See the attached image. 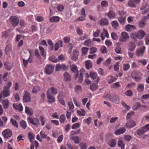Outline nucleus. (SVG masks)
Masks as SVG:
<instances>
[{
    "label": "nucleus",
    "mask_w": 149,
    "mask_h": 149,
    "mask_svg": "<svg viewBox=\"0 0 149 149\" xmlns=\"http://www.w3.org/2000/svg\"><path fill=\"white\" fill-rule=\"evenodd\" d=\"M71 71L73 72H77L75 74V79H76L79 76L78 82L79 83L82 82L83 80V75L85 73V70L84 69H81L79 71V73L78 71L77 67L76 65L74 64H72L70 66Z\"/></svg>",
    "instance_id": "nucleus-1"
},
{
    "label": "nucleus",
    "mask_w": 149,
    "mask_h": 149,
    "mask_svg": "<svg viewBox=\"0 0 149 149\" xmlns=\"http://www.w3.org/2000/svg\"><path fill=\"white\" fill-rule=\"evenodd\" d=\"M149 131V124L146 125L141 128L138 129L136 132L137 134L141 136L145 134L146 132Z\"/></svg>",
    "instance_id": "nucleus-2"
},
{
    "label": "nucleus",
    "mask_w": 149,
    "mask_h": 149,
    "mask_svg": "<svg viewBox=\"0 0 149 149\" xmlns=\"http://www.w3.org/2000/svg\"><path fill=\"white\" fill-rule=\"evenodd\" d=\"M6 86H4L3 90L0 93V101H1V98L3 97H7L10 95V93L9 90L7 89Z\"/></svg>",
    "instance_id": "nucleus-3"
},
{
    "label": "nucleus",
    "mask_w": 149,
    "mask_h": 149,
    "mask_svg": "<svg viewBox=\"0 0 149 149\" xmlns=\"http://www.w3.org/2000/svg\"><path fill=\"white\" fill-rule=\"evenodd\" d=\"M54 69V65L48 64L45 67V71L47 74L50 75L53 73Z\"/></svg>",
    "instance_id": "nucleus-4"
},
{
    "label": "nucleus",
    "mask_w": 149,
    "mask_h": 149,
    "mask_svg": "<svg viewBox=\"0 0 149 149\" xmlns=\"http://www.w3.org/2000/svg\"><path fill=\"white\" fill-rule=\"evenodd\" d=\"M24 94L23 97V101L25 103L29 102L31 101V97L30 93L27 91L24 92Z\"/></svg>",
    "instance_id": "nucleus-5"
},
{
    "label": "nucleus",
    "mask_w": 149,
    "mask_h": 149,
    "mask_svg": "<svg viewBox=\"0 0 149 149\" xmlns=\"http://www.w3.org/2000/svg\"><path fill=\"white\" fill-rule=\"evenodd\" d=\"M129 38V36L128 33L126 32H123L121 33L119 40L121 42H125L128 40Z\"/></svg>",
    "instance_id": "nucleus-6"
},
{
    "label": "nucleus",
    "mask_w": 149,
    "mask_h": 149,
    "mask_svg": "<svg viewBox=\"0 0 149 149\" xmlns=\"http://www.w3.org/2000/svg\"><path fill=\"white\" fill-rule=\"evenodd\" d=\"M9 20L13 26H16L18 24L19 20L17 17L15 16H12L9 18Z\"/></svg>",
    "instance_id": "nucleus-7"
},
{
    "label": "nucleus",
    "mask_w": 149,
    "mask_h": 149,
    "mask_svg": "<svg viewBox=\"0 0 149 149\" xmlns=\"http://www.w3.org/2000/svg\"><path fill=\"white\" fill-rule=\"evenodd\" d=\"M145 49V47L144 46L141 47L138 49L136 52V54L138 56H142L143 55Z\"/></svg>",
    "instance_id": "nucleus-8"
},
{
    "label": "nucleus",
    "mask_w": 149,
    "mask_h": 149,
    "mask_svg": "<svg viewBox=\"0 0 149 149\" xmlns=\"http://www.w3.org/2000/svg\"><path fill=\"white\" fill-rule=\"evenodd\" d=\"M90 77L93 80H95L94 81L98 83L99 80L100 78L98 77L96 73L91 72L90 73Z\"/></svg>",
    "instance_id": "nucleus-9"
},
{
    "label": "nucleus",
    "mask_w": 149,
    "mask_h": 149,
    "mask_svg": "<svg viewBox=\"0 0 149 149\" xmlns=\"http://www.w3.org/2000/svg\"><path fill=\"white\" fill-rule=\"evenodd\" d=\"M2 134L5 138H8L12 136V133L10 130L7 129L2 132Z\"/></svg>",
    "instance_id": "nucleus-10"
},
{
    "label": "nucleus",
    "mask_w": 149,
    "mask_h": 149,
    "mask_svg": "<svg viewBox=\"0 0 149 149\" xmlns=\"http://www.w3.org/2000/svg\"><path fill=\"white\" fill-rule=\"evenodd\" d=\"M67 69V67L65 65L58 64L56 65L55 70L56 71H58L60 70H64Z\"/></svg>",
    "instance_id": "nucleus-11"
},
{
    "label": "nucleus",
    "mask_w": 149,
    "mask_h": 149,
    "mask_svg": "<svg viewBox=\"0 0 149 149\" xmlns=\"http://www.w3.org/2000/svg\"><path fill=\"white\" fill-rule=\"evenodd\" d=\"M117 144V140L115 139H110L108 142V145L112 148H115Z\"/></svg>",
    "instance_id": "nucleus-12"
},
{
    "label": "nucleus",
    "mask_w": 149,
    "mask_h": 149,
    "mask_svg": "<svg viewBox=\"0 0 149 149\" xmlns=\"http://www.w3.org/2000/svg\"><path fill=\"white\" fill-rule=\"evenodd\" d=\"M136 125V123L133 120H130L127 122L125 124L124 126L126 128L129 129L131 128L134 127Z\"/></svg>",
    "instance_id": "nucleus-13"
},
{
    "label": "nucleus",
    "mask_w": 149,
    "mask_h": 149,
    "mask_svg": "<svg viewBox=\"0 0 149 149\" xmlns=\"http://www.w3.org/2000/svg\"><path fill=\"white\" fill-rule=\"evenodd\" d=\"M47 96L48 100V102L49 103L54 102H55V97L52 95L49 92V91H47Z\"/></svg>",
    "instance_id": "nucleus-14"
},
{
    "label": "nucleus",
    "mask_w": 149,
    "mask_h": 149,
    "mask_svg": "<svg viewBox=\"0 0 149 149\" xmlns=\"http://www.w3.org/2000/svg\"><path fill=\"white\" fill-rule=\"evenodd\" d=\"M63 42L62 40H58L55 44L54 46V50L55 51H57L59 47H63Z\"/></svg>",
    "instance_id": "nucleus-15"
},
{
    "label": "nucleus",
    "mask_w": 149,
    "mask_h": 149,
    "mask_svg": "<svg viewBox=\"0 0 149 149\" xmlns=\"http://www.w3.org/2000/svg\"><path fill=\"white\" fill-rule=\"evenodd\" d=\"M28 119L29 122L33 125H37L39 123V120L37 118H33L31 117H29Z\"/></svg>",
    "instance_id": "nucleus-16"
},
{
    "label": "nucleus",
    "mask_w": 149,
    "mask_h": 149,
    "mask_svg": "<svg viewBox=\"0 0 149 149\" xmlns=\"http://www.w3.org/2000/svg\"><path fill=\"white\" fill-rule=\"evenodd\" d=\"M110 100L113 103L116 104H118L120 102L119 98L118 96L116 95L112 97Z\"/></svg>",
    "instance_id": "nucleus-17"
},
{
    "label": "nucleus",
    "mask_w": 149,
    "mask_h": 149,
    "mask_svg": "<svg viewBox=\"0 0 149 149\" xmlns=\"http://www.w3.org/2000/svg\"><path fill=\"white\" fill-rule=\"evenodd\" d=\"M126 131L125 127L120 128L116 130L115 132V134L116 135H120L124 133Z\"/></svg>",
    "instance_id": "nucleus-18"
},
{
    "label": "nucleus",
    "mask_w": 149,
    "mask_h": 149,
    "mask_svg": "<svg viewBox=\"0 0 149 149\" xmlns=\"http://www.w3.org/2000/svg\"><path fill=\"white\" fill-rule=\"evenodd\" d=\"M146 33L144 31L141 30H139L137 33V38L140 39H142L145 36Z\"/></svg>",
    "instance_id": "nucleus-19"
},
{
    "label": "nucleus",
    "mask_w": 149,
    "mask_h": 149,
    "mask_svg": "<svg viewBox=\"0 0 149 149\" xmlns=\"http://www.w3.org/2000/svg\"><path fill=\"white\" fill-rule=\"evenodd\" d=\"M47 91H49L50 93L53 95H55L58 93V90L57 88L54 87H51L49 90Z\"/></svg>",
    "instance_id": "nucleus-20"
},
{
    "label": "nucleus",
    "mask_w": 149,
    "mask_h": 149,
    "mask_svg": "<svg viewBox=\"0 0 149 149\" xmlns=\"http://www.w3.org/2000/svg\"><path fill=\"white\" fill-rule=\"evenodd\" d=\"M60 17L58 16H54L51 17L49 16V21L51 22H57L60 20Z\"/></svg>",
    "instance_id": "nucleus-21"
},
{
    "label": "nucleus",
    "mask_w": 149,
    "mask_h": 149,
    "mask_svg": "<svg viewBox=\"0 0 149 149\" xmlns=\"http://www.w3.org/2000/svg\"><path fill=\"white\" fill-rule=\"evenodd\" d=\"M65 80L66 81H69L71 80V77L70 74L67 72H65L63 74Z\"/></svg>",
    "instance_id": "nucleus-22"
},
{
    "label": "nucleus",
    "mask_w": 149,
    "mask_h": 149,
    "mask_svg": "<svg viewBox=\"0 0 149 149\" xmlns=\"http://www.w3.org/2000/svg\"><path fill=\"white\" fill-rule=\"evenodd\" d=\"M25 112L28 115L32 116L33 114V110L32 109L29 108V107H25Z\"/></svg>",
    "instance_id": "nucleus-23"
},
{
    "label": "nucleus",
    "mask_w": 149,
    "mask_h": 149,
    "mask_svg": "<svg viewBox=\"0 0 149 149\" xmlns=\"http://www.w3.org/2000/svg\"><path fill=\"white\" fill-rule=\"evenodd\" d=\"M79 52L78 51L74 49L73 51V55L72 57V59L74 61H76L78 58V54Z\"/></svg>",
    "instance_id": "nucleus-24"
},
{
    "label": "nucleus",
    "mask_w": 149,
    "mask_h": 149,
    "mask_svg": "<svg viewBox=\"0 0 149 149\" xmlns=\"http://www.w3.org/2000/svg\"><path fill=\"white\" fill-rule=\"evenodd\" d=\"M144 85L143 84H139L138 85L137 90L139 92H142L144 91Z\"/></svg>",
    "instance_id": "nucleus-25"
},
{
    "label": "nucleus",
    "mask_w": 149,
    "mask_h": 149,
    "mask_svg": "<svg viewBox=\"0 0 149 149\" xmlns=\"http://www.w3.org/2000/svg\"><path fill=\"white\" fill-rule=\"evenodd\" d=\"M109 24L108 20L106 18H104L101 19L100 22V24L102 25H107Z\"/></svg>",
    "instance_id": "nucleus-26"
},
{
    "label": "nucleus",
    "mask_w": 149,
    "mask_h": 149,
    "mask_svg": "<svg viewBox=\"0 0 149 149\" xmlns=\"http://www.w3.org/2000/svg\"><path fill=\"white\" fill-rule=\"evenodd\" d=\"M13 107L15 109L19 111H22L23 110V107L21 104H13Z\"/></svg>",
    "instance_id": "nucleus-27"
},
{
    "label": "nucleus",
    "mask_w": 149,
    "mask_h": 149,
    "mask_svg": "<svg viewBox=\"0 0 149 149\" xmlns=\"http://www.w3.org/2000/svg\"><path fill=\"white\" fill-rule=\"evenodd\" d=\"M126 30L127 31L130 32L132 30L135 29H136L135 26L133 25L130 24H127L125 26Z\"/></svg>",
    "instance_id": "nucleus-28"
},
{
    "label": "nucleus",
    "mask_w": 149,
    "mask_h": 149,
    "mask_svg": "<svg viewBox=\"0 0 149 149\" xmlns=\"http://www.w3.org/2000/svg\"><path fill=\"white\" fill-rule=\"evenodd\" d=\"M70 139L71 140H73L76 144H78L80 141L79 138L77 136H72L70 138Z\"/></svg>",
    "instance_id": "nucleus-29"
},
{
    "label": "nucleus",
    "mask_w": 149,
    "mask_h": 149,
    "mask_svg": "<svg viewBox=\"0 0 149 149\" xmlns=\"http://www.w3.org/2000/svg\"><path fill=\"white\" fill-rule=\"evenodd\" d=\"M55 27V26L53 24L52 25L47 29L46 33L47 34L51 33L54 29Z\"/></svg>",
    "instance_id": "nucleus-30"
},
{
    "label": "nucleus",
    "mask_w": 149,
    "mask_h": 149,
    "mask_svg": "<svg viewBox=\"0 0 149 149\" xmlns=\"http://www.w3.org/2000/svg\"><path fill=\"white\" fill-rule=\"evenodd\" d=\"M135 43L133 42H130L129 44V48L128 50L130 51H133L135 49Z\"/></svg>",
    "instance_id": "nucleus-31"
},
{
    "label": "nucleus",
    "mask_w": 149,
    "mask_h": 149,
    "mask_svg": "<svg viewBox=\"0 0 149 149\" xmlns=\"http://www.w3.org/2000/svg\"><path fill=\"white\" fill-rule=\"evenodd\" d=\"M84 45L87 47H91L93 45V43L91 40L88 39L84 42Z\"/></svg>",
    "instance_id": "nucleus-32"
},
{
    "label": "nucleus",
    "mask_w": 149,
    "mask_h": 149,
    "mask_svg": "<svg viewBox=\"0 0 149 149\" xmlns=\"http://www.w3.org/2000/svg\"><path fill=\"white\" fill-rule=\"evenodd\" d=\"M4 66L6 70H10L12 68L13 65L12 64L6 63L4 64Z\"/></svg>",
    "instance_id": "nucleus-33"
},
{
    "label": "nucleus",
    "mask_w": 149,
    "mask_h": 149,
    "mask_svg": "<svg viewBox=\"0 0 149 149\" xmlns=\"http://www.w3.org/2000/svg\"><path fill=\"white\" fill-rule=\"evenodd\" d=\"M118 146L121 149H124L125 144L121 140H119L118 142Z\"/></svg>",
    "instance_id": "nucleus-34"
},
{
    "label": "nucleus",
    "mask_w": 149,
    "mask_h": 149,
    "mask_svg": "<svg viewBox=\"0 0 149 149\" xmlns=\"http://www.w3.org/2000/svg\"><path fill=\"white\" fill-rule=\"evenodd\" d=\"M2 103L5 109L8 108L9 107V102L7 99H6L3 100L2 102Z\"/></svg>",
    "instance_id": "nucleus-35"
},
{
    "label": "nucleus",
    "mask_w": 149,
    "mask_h": 149,
    "mask_svg": "<svg viewBox=\"0 0 149 149\" xmlns=\"http://www.w3.org/2000/svg\"><path fill=\"white\" fill-rule=\"evenodd\" d=\"M85 64L86 68L88 70L91 68L92 67V64L89 60L86 61L85 62Z\"/></svg>",
    "instance_id": "nucleus-36"
},
{
    "label": "nucleus",
    "mask_w": 149,
    "mask_h": 149,
    "mask_svg": "<svg viewBox=\"0 0 149 149\" xmlns=\"http://www.w3.org/2000/svg\"><path fill=\"white\" fill-rule=\"evenodd\" d=\"M118 20L121 24L124 25L125 22V17H120L118 18Z\"/></svg>",
    "instance_id": "nucleus-37"
},
{
    "label": "nucleus",
    "mask_w": 149,
    "mask_h": 149,
    "mask_svg": "<svg viewBox=\"0 0 149 149\" xmlns=\"http://www.w3.org/2000/svg\"><path fill=\"white\" fill-rule=\"evenodd\" d=\"M49 60L54 63H56L58 61V60L54 56H51L49 58Z\"/></svg>",
    "instance_id": "nucleus-38"
},
{
    "label": "nucleus",
    "mask_w": 149,
    "mask_h": 149,
    "mask_svg": "<svg viewBox=\"0 0 149 149\" xmlns=\"http://www.w3.org/2000/svg\"><path fill=\"white\" fill-rule=\"evenodd\" d=\"M28 136L30 142L31 143H32V140L35 139V136L33 135L31 132L28 133Z\"/></svg>",
    "instance_id": "nucleus-39"
},
{
    "label": "nucleus",
    "mask_w": 149,
    "mask_h": 149,
    "mask_svg": "<svg viewBox=\"0 0 149 149\" xmlns=\"http://www.w3.org/2000/svg\"><path fill=\"white\" fill-rule=\"evenodd\" d=\"M140 107V104L139 102H136L133 106V109L134 110H136Z\"/></svg>",
    "instance_id": "nucleus-40"
},
{
    "label": "nucleus",
    "mask_w": 149,
    "mask_h": 149,
    "mask_svg": "<svg viewBox=\"0 0 149 149\" xmlns=\"http://www.w3.org/2000/svg\"><path fill=\"white\" fill-rule=\"evenodd\" d=\"M90 88L91 90L94 91L98 88V86L96 84H93L90 86Z\"/></svg>",
    "instance_id": "nucleus-41"
},
{
    "label": "nucleus",
    "mask_w": 149,
    "mask_h": 149,
    "mask_svg": "<svg viewBox=\"0 0 149 149\" xmlns=\"http://www.w3.org/2000/svg\"><path fill=\"white\" fill-rule=\"evenodd\" d=\"M107 15L109 18H113L115 16V14L113 11L110 10L109 12Z\"/></svg>",
    "instance_id": "nucleus-42"
},
{
    "label": "nucleus",
    "mask_w": 149,
    "mask_h": 149,
    "mask_svg": "<svg viewBox=\"0 0 149 149\" xmlns=\"http://www.w3.org/2000/svg\"><path fill=\"white\" fill-rule=\"evenodd\" d=\"M111 24L113 28L114 29H116L119 25L118 23L116 21L112 22Z\"/></svg>",
    "instance_id": "nucleus-43"
},
{
    "label": "nucleus",
    "mask_w": 149,
    "mask_h": 149,
    "mask_svg": "<svg viewBox=\"0 0 149 149\" xmlns=\"http://www.w3.org/2000/svg\"><path fill=\"white\" fill-rule=\"evenodd\" d=\"M124 138L125 141L128 142L131 140L132 137L130 135L127 134L124 136Z\"/></svg>",
    "instance_id": "nucleus-44"
},
{
    "label": "nucleus",
    "mask_w": 149,
    "mask_h": 149,
    "mask_svg": "<svg viewBox=\"0 0 149 149\" xmlns=\"http://www.w3.org/2000/svg\"><path fill=\"white\" fill-rule=\"evenodd\" d=\"M65 117L64 114H62L60 116L59 120L61 123H64L65 122Z\"/></svg>",
    "instance_id": "nucleus-45"
},
{
    "label": "nucleus",
    "mask_w": 149,
    "mask_h": 149,
    "mask_svg": "<svg viewBox=\"0 0 149 149\" xmlns=\"http://www.w3.org/2000/svg\"><path fill=\"white\" fill-rule=\"evenodd\" d=\"M115 78L112 76H109L108 77L107 81L109 84L112 83L115 80Z\"/></svg>",
    "instance_id": "nucleus-46"
},
{
    "label": "nucleus",
    "mask_w": 149,
    "mask_h": 149,
    "mask_svg": "<svg viewBox=\"0 0 149 149\" xmlns=\"http://www.w3.org/2000/svg\"><path fill=\"white\" fill-rule=\"evenodd\" d=\"M79 146L81 149H87V144L83 142H81L80 143Z\"/></svg>",
    "instance_id": "nucleus-47"
},
{
    "label": "nucleus",
    "mask_w": 149,
    "mask_h": 149,
    "mask_svg": "<svg viewBox=\"0 0 149 149\" xmlns=\"http://www.w3.org/2000/svg\"><path fill=\"white\" fill-rule=\"evenodd\" d=\"M75 91L77 93H79L81 91L82 88L80 85H77L75 87Z\"/></svg>",
    "instance_id": "nucleus-48"
},
{
    "label": "nucleus",
    "mask_w": 149,
    "mask_h": 149,
    "mask_svg": "<svg viewBox=\"0 0 149 149\" xmlns=\"http://www.w3.org/2000/svg\"><path fill=\"white\" fill-rule=\"evenodd\" d=\"M116 52L118 54H121L122 50L120 46L118 45L115 49Z\"/></svg>",
    "instance_id": "nucleus-49"
},
{
    "label": "nucleus",
    "mask_w": 149,
    "mask_h": 149,
    "mask_svg": "<svg viewBox=\"0 0 149 149\" xmlns=\"http://www.w3.org/2000/svg\"><path fill=\"white\" fill-rule=\"evenodd\" d=\"M10 121L13 125L16 127H18V123L16 120L13 119H11Z\"/></svg>",
    "instance_id": "nucleus-50"
},
{
    "label": "nucleus",
    "mask_w": 149,
    "mask_h": 149,
    "mask_svg": "<svg viewBox=\"0 0 149 149\" xmlns=\"http://www.w3.org/2000/svg\"><path fill=\"white\" fill-rule=\"evenodd\" d=\"M101 52L103 54H106L107 52V48L104 46H102L101 48Z\"/></svg>",
    "instance_id": "nucleus-51"
},
{
    "label": "nucleus",
    "mask_w": 149,
    "mask_h": 149,
    "mask_svg": "<svg viewBox=\"0 0 149 149\" xmlns=\"http://www.w3.org/2000/svg\"><path fill=\"white\" fill-rule=\"evenodd\" d=\"M11 49V46L10 45H7L5 49V52L6 54H7L9 52H10Z\"/></svg>",
    "instance_id": "nucleus-52"
},
{
    "label": "nucleus",
    "mask_w": 149,
    "mask_h": 149,
    "mask_svg": "<svg viewBox=\"0 0 149 149\" xmlns=\"http://www.w3.org/2000/svg\"><path fill=\"white\" fill-rule=\"evenodd\" d=\"M125 94L127 96H132L133 95L132 91L131 90H128L125 92Z\"/></svg>",
    "instance_id": "nucleus-53"
},
{
    "label": "nucleus",
    "mask_w": 149,
    "mask_h": 149,
    "mask_svg": "<svg viewBox=\"0 0 149 149\" xmlns=\"http://www.w3.org/2000/svg\"><path fill=\"white\" fill-rule=\"evenodd\" d=\"M128 5L130 7H135L136 6L134 1L132 0H130L128 3Z\"/></svg>",
    "instance_id": "nucleus-54"
},
{
    "label": "nucleus",
    "mask_w": 149,
    "mask_h": 149,
    "mask_svg": "<svg viewBox=\"0 0 149 149\" xmlns=\"http://www.w3.org/2000/svg\"><path fill=\"white\" fill-rule=\"evenodd\" d=\"M146 25V23L141 20L139 23V27L142 28L144 27Z\"/></svg>",
    "instance_id": "nucleus-55"
},
{
    "label": "nucleus",
    "mask_w": 149,
    "mask_h": 149,
    "mask_svg": "<svg viewBox=\"0 0 149 149\" xmlns=\"http://www.w3.org/2000/svg\"><path fill=\"white\" fill-rule=\"evenodd\" d=\"M21 126V127L24 129H25L27 125H26V122L24 120H22L20 121V123Z\"/></svg>",
    "instance_id": "nucleus-56"
},
{
    "label": "nucleus",
    "mask_w": 149,
    "mask_h": 149,
    "mask_svg": "<svg viewBox=\"0 0 149 149\" xmlns=\"http://www.w3.org/2000/svg\"><path fill=\"white\" fill-rule=\"evenodd\" d=\"M89 48L85 47H83L81 49L82 54H86L88 52Z\"/></svg>",
    "instance_id": "nucleus-57"
},
{
    "label": "nucleus",
    "mask_w": 149,
    "mask_h": 149,
    "mask_svg": "<svg viewBox=\"0 0 149 149\" xmlns=\"http://www.w3.org/2000/svg\"><path fill=\"white\" fill-rule=\"evenodd\" d=\"M39 87H34L32 91V92L33 93H36L39 91Z\"/></svg>",
    "instance_id": "nucleus-58"
},
{
    "label": "nucleus",
    "mask_w": 149,
    "mask_h": 149,
    "mask_svg": "<svg viewBox=\"0 0 149 149\" xmlns=\"http://www.w3.org/2000/svg\"><path fill=\"white\" fill-rule=\"evenodd\" d=\"M121 103L123 106L127 110H129L130 109V106L127 105L125 102L123 101H122L121 102Z\"/></svg>",
    "instance_id": "nucleus-59"
},
{
    "label": "nucleus",
    "mask_w": 149,
    "mask_h": 149,
    "mask_svg": "<svg viewBox=\"0 0 149 149\" xmlns=\"http://www.w3.org/2000/svg\"><path fill=\"white\" fill-rule=\"evenodd\" d=\"M111 38L113 39L114 40H116L118 39V37L117 35L115 33L113 32L111 33Z\"/></svg>",
    "instance_id": "nucleus-60"
},
{
    "label": "nucleus",
    "mask_w": 149,
    "mask_h": 149,
    "mask_svg": "<svg viewBox=\"0 0 149 149\" xmlns=\"http://www.w3.org/2000/svg\"><path fill=\"white\" fill-rule=\"evenodd\" d=\"M97 50V48L95 47H91L90 48V53L91 54H94L96 52Z\"/></svg>",
    "instance_id": "nucleus-61"
},
{
    "label": "nucleus",
    "mask_w": 149,
    "mask_h": 149,
    "mask_svg": "<svg viewBox=\"0 0 149 149\" xmlns=\"http://www.w3.org/2000/svg\"><path fill=\"white\" fill-rule=\"evenodd\" d=\"M100 33V31L99 29H97L95 32L93 33V36L94 37H97Z\"/></svg>",
    "instance_id": "nucleus-62"
},
{
    "label": "nucleus",
    "mask_w": 149,
    "mask_h": 149,
    "mask_svg": "<svg viewBox=\"0 0 149 149\" xmlns=\"http://www.w3.org/2000/svg\"><path fill=\"white\" fill-rule=\"evenodd\" d=\"M80 129L78 130L77 131H72L71 132L70 135H73L75 134H78L80 132Z\"/></svg>",
    "instance_id": "nucleus-63"
},
{
    "label": "nucleus",
    "mask_w": 149,
    "mask_h": 149,
    "mask_svg": "<svg viewBox=\"0 0 149 149\" xmlns=\"http://www.w3.org/2000/svg\"><path fill=\"white\" fill-rule=\"evenodd\" d=\"M80 124L79 123H76L73 124L72 127V128L74 129L75 128H78L80 126Z\"/></svg>",
    "instance_id": "nucleus-64"
}]
</instances>
